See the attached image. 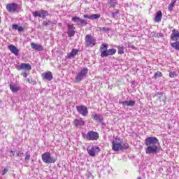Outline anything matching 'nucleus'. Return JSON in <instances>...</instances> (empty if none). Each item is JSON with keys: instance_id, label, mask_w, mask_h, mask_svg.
<instances>
[{"instance_id": "f257e3e1", "label": "nucleus", "mask_w": 179, "mask_h": 179, "mask_svg": "<svg viewBox=\"0 0 179 179\" xmlns=\"http://www.w3.org/2000/svg\"><path fill=\"white\" fill-rule=\"evenodd\" d=\"M145 145L147 146L145 153L147 155H157L159 153V139L155 136H150L145 138Z\"/></svg>"}, {"instance_id": "f03ea898", "label": "nucleus", "mask_w": 179, "mask_h": 179, "mask_svg": "<svg viewBox=\"0 0 179 179\" xmlns=\"http://www.w3.org/2000/svg\"><path fill=\"white\" fill-rule=\"evenodd\" d=\"M108 45L102 44L100 47L101 57L104 58L108 57L109 55H114L117 52V50L115 48L107 50Z\"/></svg>"}, {"instance_id": "7ed1b4c3", "label": "nucleus", "mask_w": 179, "mask_h": 179, "mask_svg": "<svg viewBox=\"0 0 179 179\" xmlns=\"http://www.w3.org/2000/svg\"><path fill=\"white\" fill-rule=\"evenodd\" d=\"M89 72V69L85 67L82 69L78 73H76V76L75 78V80L77 83H79L87 76V73Z\"/></svg>"}, {"instance_id": "20e7f679", "label": "nucleus", "mask_w": 179, "mask_h": 179, "mask_svg": "<svg viewBox=\"0 0 179 179\" xmlns=\"http://www.w3.org/2000/svg\"><path fill=\"white\" fill-rule=\"evenodd\" d=\"M82 136L87 141H97L99 138V133L93 131H89L87 134L82 133Z\"/></svg>"}, {"instance_id": "39448f33", "label": "nucleus", "mask_w": 179, "mask_h": 179, "mask_svg": "<svg viewBox=\"0 0 179 179\" xmlns=\"http://www.w3.org/2000/svg\"><path fill=\"white\" fill-rule=\"evenodd\" d=\"M6 9L10 13H16V12H20V5L16 3H10L6 5Z\"/></svg>"}, {"instance_id": "423d86ee", "label": "nucleus", "mask_w": 179, "mask_h": 179, "mask_svg": "<svg viewBox=\"0 0 179 179\" xmlns=\"http://www.w3.org/2000/svg\"><path fill=\"white\" fill-rule=\"evenodd\" d=\"M42 160L43 163L50 164L51 163H55L57 162V158L51 157V154L50 152H45L42 155Z\"/></svg>"}, {"instance_id": "0eeeda50", "label": "nucleus", "mask_w": 179, "mask_h": 179, "mask_svg": "<svg viewBox=\"0 0 179 179\" xmlns=\"http://www.w3.org/2000/svg\"><path fill=\"white\" fill-rule=\"evenodd\" d=\"M154 99L157 101V103H160L161 105L166 104V94H163V92L155 94L154 95Z\"/></svg>"}, {"instance_id": "6e6552de", "label": "nucleus", "mask_w": 179, "mask_h": 179, "mask_svg": "<svg viewBox=\"0 0 179 179\" xmlns=\"http://www.w3.org/2000/svg\"><path fill=\"white\" fill-rule=\"evenodd\" d=\"M85 45L87 47H94L96 45V38L92 35H86Z\"/></svg>"}, {"instance_id": "1a4fd4ad", "label": "nucleus", "mask_w": 179, "mask_h": 179, "mask_svg": "<svg viewBox=\"0 0 179 179\" xmlns=\"http://www.w3.org/2000/svg\"><path fill=\"white\" fill-rule=\"evenodd\" d=\"M76 110L83 117H87L89 114V110H87V107L85 105L77 106Z\"/></svg>"}, {"instance_id": "9d476101", "label": "nucleus", "mask_w": 179, "mask_h": 179, "mask_svg": "<svg viewBox=\"0 0 179 179\" xmlns=\"http://www.w3.org/2000/svg\"><path fill=\"white\" fill-rule=\"evenodd\" d=\"M71 20L73 23L80 24V26H86L87 24V21H86V20H83L78 16L73 17Z\"/></svg>"}, {"instance_id": "9b49d317", "label": "nucleus", "mask_w": 179, "mask_h": 179, "mask_svg": "<svg viewBox=\"0 0 179 179\" xmlns=\"http://www.w3.org/2000/svg\"><path fill=\"white\" fill-rule=\"evenodd\" d=\"M33 15L34 17H41L44 19L45 16H48V11L45 10H41L40 11H34L33 13Z\"/></svg>"}, {"instance_id": "f8f14e48", "label": "nucleus", "mask_w": 179, "mask_h": 179, "mask_svg": "<svg viewBox=\"0 0 179 179\" xmlns=\"http://www.w3.org/2000/svg\"><path fill=\"white\" fill-rule=\"evenodd\" d=\"M117 138H115L112 141V149L114 152H118L121 149V143H120Z\"/></svg>"}, {"instance_id": "ddd939ff", "label": "nucleus", "mask_w": 179, "mask_h": 179, "mask_svg": "<svg viewBox=\"0 0 179 179\" xmlns=\"http://www.w3.org/2000/svg\"><path fill=\"white\" fill-rule=\"evenodd\" d=\"M16 69L17 71H22L23 69H24L25 71H31V66H30L29 64L22 63L20 65L17 66Z\"/></svg>"}, {"instance_id": "4468645a", "label": "nucleus", "mask_w": 179, "mask_h": 179, "mask_svg": "<svg viewBox=\"0 0 179 179\" xmlns=\"http://www.w3.org/2000/svg\"><path fill=\"white\" fill-rule=\"evenodd\" d=\"M41 76L43 80H49V81L52 80L54 78V76H52V73L51 71L42 73Z\"/></svg>"}, {"instance_id": "2eb2a0df", "label": "nucleus", "mask_w": 179, "mask_h": 179, "mask_svg": "<svg viewBox=\"0 0 179 179\" xmlns=\"http://www.w3.org/2000/svg\"><path fill=\"white\" fill-rule=\"evenodd\" d=\"M67 27L69 37H73L75 36V27H73V24H67Z\"/></svg>"}, {"instance_id": "dca6fc26", "label": "nucleus", "mask_w": 179, "mask_h": 179, "mask_svg": "<svg viewBox=\"0 0 179 179\" xmlns=\"http://www.w3.org/2000/svg\"><path fill=\"white\" fill-rule=\"evenodd\" d=\"M31 47L32 50H35V51H44V47H43L41 44L31 43Z\"/></svg>"}, {"instance_id": "f3484780", "label": "nucleus", "mask_w": 179, "mask_h": 179, "mask_svg": "<svg viewBox=\"0 0 179 179\" xmlns=\"http://www.w3.org/2000/svg\"><path fill=\"white\" fill-rule=\"evenodd\" d=\"M171 40H172V41H178L179 40V31L173 29L172 31V34L171 35Z\"/></svg>"}, {"instance_id": "a211bd4d", "label": "nucleus", "mask_w": 179, "mask_h": 179, "mask_svg": "<svg viewBox=\"0 0 179 179\" xmlns=\"http://www.w3.org/2000/svg\"><path fill=\"white\" fill-rule=\"evenodd\" d=\"M73 124L76 128H78V127H83V125H85V120H82V118L75 119Z\"/></svg>"}, {"instance_id": "6ab92c4d", "label": "nucleus", "mask_w": 179, "mask_h": 179, "mask_svg": "<svg viewBox=\"0 0 179 179\" xmlns=\"http://www.w3.org/2000/svg\"><path fill=\"white\" fill-rule=\"evenodd\" d=\"M119 104H122V106H126L127 107H134V106H135V101H119Z\"/></svg>"}, {"instance_id": "aec40b11", "label": "nucleus", "mask_w": 179, "mask_h": 179, "mask_svg": "<svg viewBox=\"0 0 179 179\" xmlns=\"http://www.w3.org/2000/svg\"><path fill=\"white\" fill-rule=\"evenodd\" d=\"M8 50L12 52V54H14V55H18L19 54V49L16 48V46L13 45H10L8 47Z\"/></svg>"}, {"instance_id": "412c9836", "label": "nucleus", "mask_w": 179, "mask_h": 179, "mask_svg": "<svg viewBox=\"0 0 179 179\" xmlns=\"http://www.w3.org/2000/svg\"><path fill=\"white\" fill-rule=\"evenodd\" d=\"M10 90L13 93H17L20 90V86L17 85V84H10Z\"/></svg>"}, {"instance_id": "4be33fe9", "label": "nucleus", "mask_w": 179, "mask_h": 179, "mask_svg": "<svg viewBox=\"0 0 179 179\" xmlns=\"http://www.w3.org/2000/svg\"><path fill=\"white\" fill-rule=\"evenodd\" d=\"M78 52H79V50L73 49L71 52L69 54H68V55L66 56V58H69V59L75 58V57L78 55Z\"/></svg>"}, {"instance_id": "5701e85b", "label": "nucleus", "mask_w": 179, "mask_h": 179, "mask_svg": "<svg viewBox=\"0 0 179 179\" xmlns=\"http://www.w3.org/2000/svg\"><path fill=\"white\" fill-rule=\"evenodd\" d=\"M162 17H163V13L159 10L156 13L155 17V22L159 23V22H162Z\"/></svg>"}, {"instance_id": "b1692460", "label": "nucleus", "mask_w": 179, "mask_h": 179, "mask_svg": "<svg viewBox=\"0 0 179 179\" xmlns=\"http://www.w3.org/2000/svg\"><path fill=\"white\" fill-rule=\"evenodd\" d=\"M117 3L118 2L117 0H108V5L109 6V8H115Z\"/></svg>"}, {"instance_id": "393cba45", "label": "nucleus", "mask_w": 179, "mask_h": 179, "mask_svg": "<svg viewBox=\"0 0 179 179\" xmlns=\"http://www.w3.org/2000/svg\"><path fill=\"white\" fill-rule=\"evenodd\" d=\"M171 47L176 50V51H179V41H176L174 43H171Z\"/></svg>"}, {"instance_id": "a878e982", "label": "nucleus", "mask_w": 179, "mask_h": 179, "mask_svg": "<svg viewBox=\"0 0 179 179\" xmlns=\"http://www.w3.org/2000/svg\"><path fill=\"white\" fill-rule=\"evenodd\" d=\"M129 148V144L127 143H120V150H126Z\"/></svg>"}, {"instance_id": "bb28decb", "label": "nucleus", "mask_w": 179, "mask_h": 179, "mask_svg": "<svg viewBox=\"0 0 179 179\" xmlns=\"http://www.w3.org/2000/svg\"><path fill=\"white\" fill-rule=\"evenodd\" d=\"M100 14H92L90 15L91 20H97V19H100Z\"/></svg>"}, {"instance_id": "cd10ccee", "label": "nucleus", "mask_w": 179, "mask_h": 179, "mask_svg": "<svg viewBox=\"0 0 179 179\" xmlns=\"http://www.w3.org/2000/svg\"><path fill=\"white\" fill-rule=\"evenodd\" d=\"M88 154L90 156H92V157H94L96 156V152H94V148L93 147L91 149H87Z\"/></svg>"}, {"instance_id": "c85d7f7f", "label": "nucleus", "mask_w": 179, "mask_h": 179, "mask_svg": "<svg viewBox=\"0 0 179 179\" xmlns=\"http://www.w3.org/2000/svg\"><path fill=\"white\" fill-rule=\"evenodd\" d=\"M10 153H16V156H17L18 157H23V156L24 155V154L22 152V151H10Z\"/></svg>"}, {"instance_id": "c756f323", "label": "nucleus", "mask_w": 179, "mask_h": 179, "mask_svg": "<svg viewBox=\"0 0 179 179\" xmlns=\"http://www.w3.org/2000/svg\"><path fill=\"white\" fill-rule=\"evenodd\" d=\"M92 118L95 120L96 121H99V122H101L103 121V119H101L97 114L92 115Z\"/></svg>"}, {"instance_id": "7c9ffc66", "label": "nucleus", "mask_w": 179, "mask_h": 179, "mask_svg": "<svg viewBox=\"0 0 179 179\" xmlns=\"http://www.w3.org/2000/svg\"><path fill=\"white\" fill-rule=\"evenodd\" d=\"M162 76H163V74H162V72L157 71L154 74L153 78H155V79H157V78H162Z\"/></svg>"}, {"instance_id": "2f4dec72", "label": "nucleus", "mask_w": 179, "mask_h": 179, "mask_svg": "<svg viewBox=\"0 0 179 179\" xmlns=\"http://www.w3.org/2000/svg\"><path fill=\"white\" fill-rule=\"evenodd\" d=\"M27 82L29 83H30V85H37V82H36V80H33L32 78H28Z\"/></svg>"}, {"instance_id": "473e14b6", "label": "nucleus", "mask_w": 179, "mask_h": 179, "mask_svg": "<svg viewBox=\"0 0 179 179\" xmlns=\"http://www.w3.org/2000/svg\"><path fill=\"white\" fill-rule=\"evenodd\" d=\"M31 157V155H30V153L29 152H27L25 153V158H24L25 162H29Z\"/></svg>"}, {"instance_id": "72a5a7b5", "label": "nucleus", "mask_w": 179, "mask_h": 179, "mask_svg": "<svg viewBox=\"0 0 179 179\" xmlns=\"http://www.w3.org/2000/svg\"><path fill=\"white\" fill-rule=\"evenodd\" d=\"M175 5H176V1L171 2L168 7L169 10H173V8H174Z\"/></svg>"}, {"instance_id": "f704fd0d", "label": "nucleus", "mask_w": 179, "mask_h": 179, "mask_svg": "<svg viewBox=\"0 0 179 179\" xmlns=\"http://www.w3.org/2000/svg\"><path fill=\"white\" fill-rule=\"evenodd\" d=\"M118 13H120V10L118 9L115 10V12L112 13V17H115Z\"/></svg>"}, {"instance_id": "c9c22d12", "label": "nucleus", "mask_w": 179, "mask_h": 179, "mask_svg": "<svg viewBox=\"0 0 179 179\" xmlns=\"http://www.w3.org/2000/svg\"><path fill=\"white\" fill-rule=\"evenodd\" d=\"M118 54L122 55L124 54V47L122 46H119L118 47Z\"/></svg>"}, {"instance_id": "e433bc0d", "label": "nucleus", "mask_w": 179, "mask_h": 179, "mask_svg": "<svg viewBox=\"0 0 179 179\" xmlns=\"http://www.w3.org/2000/svg\"><path fill=\"white\" fill-rule=\"evenodd\" d=\"M100 31H105V33H107L110 30V28L108 27H100L99 28Z\"/></svg>"}, {"instance_id": "4c0bfd02", "label": "nucleus", "mask_w": 179, "mask_h": 179, "mask_svg": "<svg viewBox=\"0 0 179 179\" xmlns=\"http://www.w3.org/2000/svg\"><path fill=\"white\" fill-rule=\"evenodd\" d=\"M176 76H177V74L176 73V72L171 71L169 73L170 78H176Z\"/></svg>"}, {"instance_id": "58836bf2", "label": "nucleus", "mask_w": 179, "mask_h": 179, "mask_svg": "<svg viewBox=\"0 0 179 179\" xmlns=\"http://www.w3.org/2000/svg\"><path fill=\"white\" fill-rule=\"evenodd\" d=\"M43 26H48L49 24H51V21L50 20L43 21Z\"/></svg>"}, {"instance_id": "ea45409f", "label": "nucleus", "mask_w": 179, "mask_h": 179, "mask_svg": "<svg viewBox=\"0 0 179 179\" xmlns=\"http://www.w3.org/2000/svg\"><path fill=\"white\" fill-rule=\"evenodd\" d=\"M8 171V169H4L3 170L1 171V174L2 176H5L6 174V173Z\"/></svg>"}, {"instance_id": "a19ab883", "label": "nucleus", "mask_w": 179, "mask_h": 179, "mask_svg": "<svg viewBox=\"0 0 179 179\" xmlns=\"http://www.w3.org/2000/svg\"><path fill=\"white\" fill-rule=\"evenodd\" d=\"M93 148V149H94V152H100V148H99V147H97V146H95V147H92Z\"/></svg>"}, {"instance_id": "79ce46f5", "label": "nucleus", "mask_w": 179, "mask_h": 179, "mask_svg": "<svg viewBox=\"0 0 179 179\" xmlns=\"http://www.w3.org/2000/svg\"><path fill=\"white\" fill-rule=\"evenodd\" d=\"M155 37H163L164 36V35H163V34L162 33H159V34H155Z\"/></svg>"}, {"instance_id": "37998d69", "label": "nucleus", "mask_w": 179, "mask_h": 179, "mask_svg": "<svg viewBox=\"0 0 179 179\" xmlns=\"http://www.w3.org/2000/svg\"><path fill=\"white\" fill-rule=\"evenodd\" d=\"M12 27H13V29L14 30H17L19 29V25H17V24H13Z\"/></svg>"}, {"instance_id": "c03bdc74", "label": "nucleus", "mask_w": 179, "mask_h": 179, "mask_svg": "<svg viewBox=\"0 0 179 179\" xmlns=\"http://www.w3.org/2000/svg\"><path fill=\"white\" fill-rule=\"evenodd\" d=\"M83 17H85V19H90V15H84Z\"/></svg>"}, {"instance_id": "a18cd8bd", "label": "nucleus", "mask_w": 179, "mask_h": 179, "mask_svg": "<svg viewBox=\"0 0 179 179\" xmlns=\"http://www.w3.org/2000/svg\"><path fill=\"white\" fill-rule=\"evenodd\" d=\"M18 31H23V27H18Z\"/></svg>"}, {"instance_id": "49530a36", "label": "nucleus", "mask_w": 179, "mask_h": 179, "mask_svg": "<svg viewBox=\"0 0 179 179\" xmlns=\"http://www.w3.org/2000/svg\"><path fill=\"white\" fill-rule=\"evenodd\" d=\"M22 75H23L24 78H27V73L24 72V73H23Z\"/></svg>"}, {"instance_id": "de8ad7c7", "label": "nucleus", "mask_w": 179, "mask_h": 179, "mask_svg": "<svg viewBox=\"0 0 179 179\" xmlns=\"http://www.w3.org/2000/svg\"><path fill=\"white\" fill-rule=\"evenodd\" d=\"M11 153H13V156H16V153L15 152H11Z\"/></svg>"}, {"instance_id": "09e8293b", "label": "nucleus", "mask_w": 179, "mask_h": 179, "mask_svg": "<svg viewBox=\"0 0 179 179\" xmlns=\"http://www.w3.org/2000/svg\"><path fill=\"white\" fill-rule=\"evenodd\" d=\"M137 179H142V178H141V177H138V178H137Z\"/></svg>"}, {"instance_id": "8fccbe9b", "label": "nucleus", "mask_w": 179, "mask_h": 179, "mask_svg": "<svg viewBox=\"0 0 179 179\" xmlns=\"http://www.w3.org/2000/svg\"><path fill=\"white\" fill-rule=\"evenodd\" d=\"M0 23H1V16H0Z\"/></svg>"}]
</instances>
